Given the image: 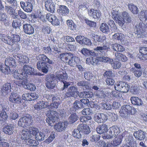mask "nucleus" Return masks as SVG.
I'll return each mask as SVG.
<instances>
[{
	"mask_svg": "<svg viewBox=\"0 0 147 147\" xmlns=\"http://www.w3.org/2000/svg\"><path fill=\"white\" fill-rule=\"evenodd\" d=\"M38 75V76H42V75L40 73H38L37 74L34 71V69L33 68L27 65H25L23 67L21 71L18 70H16L14 72L13 75V77L18 80H22L24 79L27 80V78L28 76L30 75Z\"/></svg>",
	"mask_w": 147,
	"mask_h": 147,
	"instance_id": "obj_1",
	"label": "nucleus"
},
{
	"mask_svg": "<svg viewBox=\"0 0 147 147\" xmlns=\"http://www.w3.org/2000/svg\"><path fill=\"white\" fill-rule=\"evenodd\" d=\"M61 60L64 62L68 63V64L71 66H77L79 70L81 72L84 71V68L80 65H77L76 59L77 58L73 56L72 54L63 53L60 54L59 56Z\"/></svg>",
	"mask_w": 147,
	"mask_h": 147,
	"instance_id": "obj_2",
	"label": "nucleus"
},
{
	"mask_svg": "<svg viewBox=\"0 0 147 147\" xmlns=\"http://www.w3.org/2000/svg\"><path fill=\"white\" fill-rule=\"evenodd\" d=\"M5 65L0 62V70L5 74H8L11 71L10 67H15L16 64L15 60L13 58H6L5 60Z\"/></svg>",
	"mask_w": 147,
	"mask_h": 147,
	"instance_id": "obj_3",
	"label": "nucleus"
},
{
	"mask_svg": "<svg viewBox=\"0 0 147 147\" xmlns=\"http://www.w3.org/2000/svg\"><path fill=\"white\" fill-rule=\"evenodd\" d=\"M0 38L2 41L5 43L12 46L15 43L20 42L21 38L20 35L17 34H13L12 37L7 34H1Z\"/></svg>",
	"mask_w": 147,
	"mask_h": 147,
	"instance_id": "obj_4",
	"label": "nucleus"
},
{
	"mask_svg": "<svg viewBox=\"0 0 147 147\" xmlns=\"http://www.w3.org/2000/svg\"><path fill=\"white\" fill-rule=\"evenodd\" d=\"M136 112V109L134 107L128 105H124L121 107L119 112L121 116L125 117L128 114L134 115Z\"/></svg>",
	"mask_w": 147,
	"mask_h": 147,
	"instance_id": "obj_5",
	"label": "nucleus"
},
{
	"mask_svg": "<svg viewBox=\"0 0 147 147\" xmlns=\"http://www.w3.org/2000/svg\"><path fill=\"white\" fill-rule=\"evenodd\" d=\"M47 115L48 117L46 119V122L49 125L52 126V123H55L59 118L58 113L56 111L53 110H49L48 111Z\"/></svg>",
	"mask_w": 147,
	"mask_h": 147,
	"instance_id": "obj_6",
	"label": "nucleus"
},
{
	"mask_svg": "<svg viewBox=\"0 0 147 147\" xmlns=\"http://www.w3.org/2000/svg\"><path fill=\"white\" fill-rule=\"evenodd\" d=\"M34 3V0H26L25 2L21 1L20 4L21 7L24 11L31 12L32 10L33 5Z\"/></svg>",
	"mask_w": 147,
	"mask_h": 147,
	"instance_id": "obj_7",
	"label": "nucleus"
},
{
	"mask_svg": "<svg viewBox=\"0 0 147 147\" xmlns=\"http://www.w3.org/2000/svg\"><path fill=\"white\" fill-rule=\"evenodd\" d=\"M118 10L114 8L111 11V15L113 18L117 22L119 25L123 26L125 23L124 21L121 17Z\"/></svg>",
	"mask_w": 147,
	"mask_h": 147,
	"instance_id": "obj_8",
	"label": "nucleus"
},
{
	"mask_svg": "<svg viewBox=\"0 0 147 147\" xmlns=\"http://www.w3.org/2000/svg\"><path fill=\"white\" fill-rule=\"evenodd\" d=\"M32 123V117L24 116L20 118L18 121V125L23 127L30 126Z\"/></svg>",
	"mask_w": 147,
	"mask_h": 147,
	"instance_id": "obj_9",
	"label": "nucleus"
},
{
	"mask_svg": "<svg viewBox=\"0 0 147 147\" xmlns=\"http://www.w3.org/2000/svg\"><path fill=\"white\" fill-rule=\"evenodd\" d=\"M145 24L143 22L140 23L136 26V34L138 38H144L146 36V32L144 30Z\"/></svg>",
	"mask_w": 147,
	"mask_h": 147,
	"instance_id": "obj_10",
	"label": "nucleus"
},
{
	"mask_svg": "<svg viewBox=\"0 0 147 147\" xmlns=\"http://www.w3.org/2000/svg\"><path fill=\"white\" fill-rule=\"evenodd\" d=\"M17 85L20 86H23L26 89L30 91L34 90L36 89V86L34 84L28 83L27 80L18 82L16 83Z\"/></svg>",
	"mask_w": 147,
	"mask_h": 147,
	"instance_id": "obj_11",
	"label": "nucleus"
},
{
	"mask_svg": "<svg viewBox=\"0 0 147 147\" xmlns=\"http://www.w3.org/2000/svg\"><path fill=\"white\" fill-rule=\"evenodd\" d=\"M125 141L126 143L123 144L121 147H136V142L134 140L132 135L129 134L127 136Z\"/></svg>",
	"mask_w": 147,
	"mask_h": 147,
	"instance_id": "obj_12",
	"label": "nucleus"
},
{
	"mask_svg": "<svg viewBox=\"0 0 147 147\" xmlns=\"http://www.w3.org/2000/svg\"><path fill=\"white\" fill-rule=\"evenodd\" d=\"M48 63L42 61H38L36 64L37 68L40 71L45 74L49 71L48 64Z\"/></svg>",
	"mask_w": 147,
	"mask_h": 147,
	"instance_id": "obj_13",
	"label": "nucleus"
},
{
	"mask_svg": "<svg viewBox=\"0 0 147 147\" xmlns=\"http://www.w3.org/2000/svg\"><path fill=\"white\" fill-rule=\"evenodd\" d=\"M120 128L116 125H114L109 129V134L110 138L115 137L120 133Z\"/></svg>",
	"mask_w": 147,
	"mask_h": 147,
	"instance_id": "obj_14",
	"label": "nucleus"
},
{
	"mask_svg": "<svg viewBox=\"0 0 147 147\" xmlns=\"http://www.w3.org/2000/svg\"><path fill=\"white\" fill-rule=\"evenodd\" d=\"M9 99V101L12 103L17 104L21 103L22 98L17 93H11Z\"/></svg>",
	"mask_w": 147,
	"mask_h": 147,
	"instance_id": "obj_15",
	"label": "nucleus"
},
{
	"mask_svg": "<svg viewBox=\"0 0 147 147\" xmlns=\"http://www.w3.org/2000/svg\"><path fill=\"white\" fill-rule=\"evenodd\" d=\"M55 77L54 76H50L47 78V82L46 85L47 87L49 89H52L54 88L56 85L54 82Z\"/></svg>",
	"mask_w": 147,
	"mask_h": 147,
	"instance_id": "obj_16",
	"label": "nucleus"
},
{
	"mask_svg": "<svg viewBox=\"0 0 147 147\" xmlns=\"http://www.w3.org/2000/svg\"><path fill=\"white\" fill-rule=\"evenodd\" d=\"M45 7L47 10L51 13L54 12L55 6L52 0H47L45 2Z\"/></svg>",
	"mask_w": 147,
	"mask_h": 147,
	"instance_id": "obj_17",
	"label": "nucleus"
},
{
	"mask_svg": "<svg viewBox=\"0 0 147 147\" xmlns=\"http://www.w3.org/2000/svg\"><path fill=\"white\" fill-rule=\"evenodd\" d=\"M139 51L140 54L138 55V57L140 60H145L147 59V47H140Z\"/></svg>",
	"mask_w": 147,
	"mask_h": 147,
	"instance_id": "obj_18",
	"label": "nucleus"
},
{
	"mask_svg": "<svg viewBox=\"0 0 147 147\" xmlns=\"http://www.w3.org/2000/svg\"><path fill=\"white\" fill-rule=\"evenodd\" d=\"M77 88L74 86L70 87L67 90V92L65 93V98H67L71 96H74L75 93H78Z\"/></svg>",
	"mask_w": 147,
	"mask_h": 147,
	"instance_id": "obj_19",
	"label": "nucleus"
},
{
	"mask_svg": "<svg viewBox=\"0 0 147 147\" xmlns=\"http://www.w3.org/2000/svg\"><path fill=\"white\" fill-rule=\"evenodd\" d=\"M23 28L25 33L27 34H31L34 33V28L30 24L27 23L24 24Z\"/></svg>",
	"mask_w": 147,
	"mask_h": 147,
	"instance_id": "obj_20",
	"label": "nucleus"
},
{
	"mask_svg": "<svg viewBox=\"0 0 147 147\" xmlns=\"http://www.w3.org/2000/svg\"><path fill=\"white\" fill-rule=\"evenodd\" d=\"M78 128L80 132L85 134H88L90 132L89 127L86 124H80L78 125Z\"/></svg>",
	"mask_w": 147,
	"mask_h": 147,
	"instance_id": "obj_21",
	"label": "nucleus"
},
{
	"mask_svg": "<svg viewBox=\"0 0 147 147\" xmlns=\"http://www.w3.org/2000/svg\"><path fill=\"white\" fill-rule=\"evenodd\" d=\"M34 109L38 110H40L43 109L47 108H48V105L47 102H44L42 100L39 101L34 106Z\"/></svg>",
	"mask_w": 147,
	"mask_h": 147,
	"instance_id": "obj_22",
	"label": "nucleus"
},
{
	"mask_svg": "<svg viewBox=\"0 0 147 147\" xmlns=\"http://www.w3.org/2000/svg\"><path fill=\"white\" fill-rule=\"evenodd\" d=\"M67 123L65 122H58L54 125L55 130L61 132L64 130L67 126Z\"/></svg>",
	"mask_w": 147,
	"mask_h": 147,
	"instance_id": "obj_23",
	"label": "nucleus"
},
{
	"mask_svg": "<svg viewBox=\"0 0 147 147\" xmlns=\"http://www.w3.org/2000/svg\"><path fill=\"white\" fill-rule=\"evenodd\" d=\"M57 11L63 16H66L69 13V10L65 6L61 5L59 7V9L57 10Z\"/></svg>",
	"mask_w": 147,
	"mask_h": 147,
	"instance_id": "obj_24",
	"label": "nucleus"
},
{
	"mask_svg": "<svg viewBox=\"0 0 147 147\" xmlns=\"http://www.w3.org/2000/svg\"><path fill=\"white\" fill-rule=\"evenodd\" d=\"M80 120L81 122L85 123L86 125H90L93 123V121L92 120L90 116H83L80 117Z\"/></svg>",
	"mask_w": 147,
	"mask_h": 147,
	"instance_id": "obj_25",
	"label": "nucleus"
},
{
	"mask_svg": "<svg viewBox=\"0 0 147 147\" xmlns=\"http://www.w3.org/2000/svg\"><path fill=\"white\" fill-rule=\"evenodd\" d=\"M96 130L98 134H102L107 132L108 127L106 125L102 124L98 126L96 128Z\"/></svg>",
	"mask_w": 147,
	"mask_h": 147,
	"instance_id": "obj_26",
	"label": "nucleus"
},
{
	"mask_svg": "<svg viewBox=\"0 0 147 147\" xmlns=\"http://www.w3.org/2000/svg\"><path fill=\"white\" fill-rule=\"evenodd\" d=\"M90 16L94 19H98L101 16V13L99 10H95L93 9H90L89 13Z\"/></svg>",
	"mask_w": 147,
	"mask_h": 147,
	"instance_id": "obj_27",
	"label": "nucleus"
},
{
	"mask_svg": "<svg viewBox=\"0 0 147 147\" xmlns=\"http://www.w3.org/2000/svg\"><path fill=\"white\" fill-rule=\"evenodd\" d=\"M13 128L11 124L5 125L3 129V131L6 134L11 135L13 133Z\"/></svg>",
	"mask_w": 147,
	"mask_h": 147,
	"instance_id": "obj_28",
	"label": "nucleus"
},
{
	"mask_svg": "<svg viewBox=\"0 0 147 147\" xmlns=\"http://www.w3.org/2000/svg\"><path fill=\"white\" fill-rule=\"evenodd\" d=\"M134 136L137 139L140 140H143L145 137L144 132L141 130H139L134 133Z\"/></svg>",
	"mask_w": 147,
	"mask_h": 147,
	"instance_id": "obj_29",
	"label": "nucleus"
},
{
	"mask_svg": "<svg viewBox=\"0 0 147 147\" xmlns=\"http://www.w3.org/2000/svg\"><path fill=\"white\" fill-rule=\"evenodd\" d=\"M132 104L134 105L140 106L143 104V102L140 98L138 97L132 96L130 98Z\"/></svg>",
	"mask_w": 147,
	"mask_h": 147,
	"instance_id": "obj_30",
	"label": "nucleus"
},
{
	"mask_svg": "<svg viewBox=\"0 0 147 147\" xmlns=\"http://www.w3.org/2000/svg\"><path fill=\"white\" fill-rule=\"evenodd\" d=\"M86 63L88 65H96L98 63L97 57L95 58L94 57L90 56L87 58L86 60Z\"/></svg>",
	"mask_w": 147,
	"mask_h": 147,
	"instance_id": "obj_31",
	"label": "nucleus"
},
{
	"mask_svg": "<svg viewBox=\"0 0 147 147\" xmlns=\"http://www.w3.org/2000/svg\"><path fill=\"white\" fill-rule=\"evenodd\" d=\"M112 49L114 50L119 52H122L125 51V48L122 45L117 43L112 45Z\"/></svg>",
	"mask_w": 147,
	"mask_h": 147,
	"instance_id": "obj_32",
	"label": "nucleus"
},
{
	"mask_svg": "<svg viewBox=\"0 0 147 147\" xmlns=\"http://www.w3.org/2000/svg\"><path fill=\"white\" fill-rule=\"evenodd\" d=\"M116 59L119 61L125 62L127 60V58L126 56L121 53L117 52L115 53Z\"/></svg>",
	"mask_w": 147,
	"mask_h": 147,
	"instance_id": "obj_33",
	"label": "nucleus"
},
{
	"mask_svg": "<svg viewBox=\"0 0 147 147\" xmlns=\"http://www.w3.org/2000/svg\"><path fill=\"white\" fill-rule=\"evenodd\" d=\"M52 100L54 102L51 103V105H48V108L49 109H57L59 105L58 100L55 97L53 96L52 98Z\"/></svg>",
	"mask_w": 147,
	"mask_h": 147,
	"instance_id": "obj_34",
	"label": "nucleus"
},
{
	"mask_svg": "<svg viewBox=\"0 0 147 147\" xmlns=\"http://www.w3.org/2000/svg\"><path fill=\"white\" fill-rule=\"evenodd\" d=\"M138 17L142 21L144 22L147 21V10H141L139 14Z\"/></svg>",
	"mask_w": 147,
	"mask_h": 147,
	"instance_id": "obj_35",
	"label": "nucleus"
},
{
	"mask_svg": "<svg viewBox=\"0 0 147 147\" xmlns=\"http://www.w3.org/2000/svg\"><path fill=\"white\" fill-rule=\"evenodd\" d=\"M31 136L28 129H25L22 131V134L21 135V138L22 140H27L29 139Z\"/></svg>",
	"mask_w": 147,
	"mask_h": 147,
	"instance_id": "obj_36",
	"label": "nucleus"
},
{
	"mask_svg": "<svg viewBox=\"0 0 147 147\" xmlns=\"http://www.w3.org/2000/svg\"><path fill=\"white\" fill-rule=\"evenodd\" d=\"M129 9L134 14H137L139 12L138 8L137 6L132 3L127 5Z\"/></svg>",
	"mask_w": 147,
	"mask_h": 147,
	"instance_id": "obj_37",
	"label": "nucleus"
},
{
	"mask_svg": "<svg viewBox=\"0 0 147 147\" xmlns=\"http://www.w3.org/2000/svg\"><path fill=\"white\" fill-rule=\"evenodd\" d=\"M114 40H117L121 42L125 38V36L123 34L121 33H116L114 34L112 36Z\"/></svg>",
	"mask_w": 147,
	"mask_h": 147,
	"instance_id": "obj_38",
	"label": "nucleus"
},
{
	"mask_svg": "<svg viewBox=\"0 0 147 147\" xmlns=\"http://www.w3.org/2000/svg\"><path fill=\"white\" fill-rule=\"evenodd\" d=\"M126 131L124 132L121 135H120V138H117L115 137L113 141V144L114 146H116L120 144L121 142L122 139L125 136Z\"/></svg>",
	"mask_w": 147,
	"mask_h": 147,
	"instance_id": "obj_39",
	"label": "nucleus"
},
{
	"mask_svg": "<svg viewBox=\"0 0 147 147\" xmlns=\"http://www.w3.org/2000/svg\"><path fill=\"white\" fill-rule=\"evenodd\" d=\"M37 59L40 60L39 61L45 62L49 64L51 63V62L50 59L46 55L44 54H40L38 56Z\"/></svg>",
	"mask_w": 147,
	"mask_h": 147,
	"instance_id": "obj_40",
	"label": "nucleus"
},
{
	"mask_svg": "<svg viewBox=\"0 0 147 147\" xmlns=\"http://www.w3.org/2000/svg\"><path fill=\"white\" fill-rule=\"evenodd\" d=\"M11 86L10 83H7L4 84L2 87L1 89V92L3 93H5L6 94H7L11 91Z\"/></svg>",
	"mask_w": 147,
	"mask_h": 147,
	"instance_id": "obj_41",
	"label": "nucleus"
},
{
	"mask_svg": "<svg viewBox=\"0 0 147 147\" xmlns=\"http://www.w3.org/2000/svg\"><path fill=\"white\" fill-rule=\"evenodd\" d=\"M81 53L85 56L91 55L93 56H96V54L94 52H92L90 50L86 48H83L81 51Z\"/></svg>",
	"mask_w": 147,
	"mask_h": 147,
	"instance_id": "obj_42",
	"label": "nucleus"
},
{
	"mask_svg": "<svg viewBox=\"0 0 147 147\" xmlns=\"http://www.w3.org/2000/svg\"><path fill=\"white\" fill-rule=\"evenodd\" d=\"M98 63L99 62H101L105 63H109L110 64L111 63L113 62V59L107 57H98Z\"/></svg>",
	"mask_w": 147,
	"mask_h": 147,
	"instance_id": "obj_43",
	"label": "nucleus"
},
{
	"mask_svg": "<svg viewBox=\"0 0 147 147\" xmlns=\"http://www.w3.org/2000/svg\"><path fill=\"white\" fill-rule=\"evenodd\" d=\"M8 118V116L6 112L3 109L0 111V121L3 122L6 121Z\"/></svg>",
	"mask_w": 147,
	"mask_h": 147,
	"instance_id": "obj_44",
	"label": "nucleus"
},
{
	"mask_svg": "<svg viewBox=\"0 0 147 147\" xmlns=\"http://www.w3.org/2000/svg\"><path fill=\"white\" fill-rule=\"evenodd\" d=\"M100 30L103 33L107 34L109 31V29L108 26L105 23H103L101 24L100 27Z\"/></svg>",
	"mask_w": 147,
	"mask_h": 147,
	"instance_id": "obj_45",
	"label": "nucleus"
},
{
	"mask_svg": "<svg viewBox=\"0 0 147 147\" xmlns=\"http://www.w3.org/2000/svg\"><path fill=\"white\" fill-rule=\"evenodd\" d=\"M77 85L78 86L82 87L85 89H88L90 88L89 83L88 82L84 81H80L78 83Z\"/></svg>",
	"mask_w": 147,
	"mask_h": 147,
	"instance_id": "obj_46",
	"label": "nucleus"
},
{
	"mask_svg": "<svg viewBox=\"0 0 147 147\" xmlns=\"http://www.w3.org/2000/svg\"><path fill=\"white\" fill-rule=\"evenodd\" d=\"M95 95L98 98H105L107 96L105 92L101 89L96 91Z\"/></svg>",
	"mask_w": 147,
	"mask_h": 147,
	"instance_id": "obj_47",
	"label": "nucleus"
},
{
	"mask_svg": "<svg viewBox=\"0 0 147 147\" xmlns=\"http://www.w3.org/2000/svg\"><path fill=\"white\" fill-rule=\"evenodd\" d=\"M113 68L115 69L120 68L121 66V63L118 61H114L110 63Z\"/></svg>",
	"mask_w": 147,
	"mask_h": 147,
	"instance_id": "obj_48",
	"label": "nucleus"
},
{
	"mask_svg": "<svg viewBox=\"0 0 147 147\" xmlns=\"http://www.w3.org/2000/svg\"><path fill=\"white\" fill-rule=\"evenodd\" d=\"M123 82L122 81L117 82L115 84L114 88L115 90L117 91L121 92L122 87L123 86Z\"/></svg>",
	"mask_w": 147,
	"mask_h": 147,
	"instance_id": "obj_49",
	"label": "nucleus"
},
{
	"mask_svg": "<svg viewBox=\"0 0 147 147\" xmlns=\"http://www.w3.org/2000/svg\"><path fill=\"white\" fill-rule=\"evenodd\" d=\"M56 78L57 80H59L60 81L62 82L65 81L67 78V76L66 74L63 73L58 75L56 76Z\"/></svg>",
	"mask_w": 147,
	"mask_h": 147,
	"instance_id": "obj_50",
	"label": "nucleus"
},
{
	"mask_svg": "<svg viewBox=\"0 0 147 147\" xmlns=\"http://www.w3.org/2000/svg\"><path fill=\"white\" fill-rule=\"evenodd\" d=\"M66 23L69 28L70 29L73 30L76 29V25L72 20H67Z\"/></svg>",
	"mask_w": 147,
	"mask_h": 147,
	"instance_id": "obj_51",
	"label": "nucleus"
},
{
	"mask_svg": "<svg viewBox=\"0 0 147 147\" xmlns=\"http://www.w3.org/2000/svg\"><path fill=\"white\" fill-rule=\"evenodd\" d=\"M122 15L123 17L122 18L124 21V20H126L127 22L129 23L131 22V18L128 13L126 11H124L122 12Z\"/></svg>",
	"mask_w": 147,
	"mask_h": 147,
	"instance_id": "obj_52",
	"label": "nucleus"
},
{
	"mask_svg": "<svg viewBox=\"0 0 147 147\" xmlns=\"http://www.w3.org/2000/svg\"><path fill=\"white\" fill-rule=\"evenodd\" d=\"M78 117L76 113H73L71 114L69 118V122L71 123L77 121Z\"/></svg>",
	"mask_w": 147,
	"mask_h": 147,
	"instance_id": "obj_53",
	"label": "nucleus"
},
{
	"mask_svg": "<svg viewBox=\"0 0 147 147\" xmlns=\"http://www.w3.org/2000/svg\"><path fill=\"white\" fill-rule=\"evenodd\" d=\"M80 132V130L78 129H74L72 133V136L77 139L81 138L82 136Z\"/></svg>",
	"mask_w": 147,
	"mask_h": 147,
	"instance_id": "obj_54",
	"label": "nucleus"
},
{
	"mask_svg": "<svg viewBox=\"0 0 147 147\" xmlns=\"http://www.w3.org/2000/svg\"><path fill=\"white\" fill-rule=\"evenodd\" d=\"M27 144L30 146H37L39 144L38 141L32 139H28L27 142Z\"/></svg>",
	"mask_w": 147,
	"mask_h": 147,
	"instance_id": "obj_55",
	"label": "nucleus"
},
{
	"mask_svg": "<svg viewBox=\"0 0 147 147\" xmlns=\"http://www.w3.org/2000/svg\"><path fill=\"white\" fill-rule=\"evenodd\" d=\"M111 94L113 97L121 99V98L124 97V96L123 94L118 92L115 91L113 90L112 91Z\"/></svg>",
	"mask_w": 147,
	"mask_h": 147,
	"instance_id": "obj_56",
	"label": "nucleus"
},
{
	"mask_svg": "<svg viewBox=\"0 0 147 147\" xmlns=\"http://www.w3.org/2000/svg\"><path fill=\"white\" fill-rule=\"evenodd\" d=\"M123 86H122L121 88V92L122 93L127 92L129 90V85L127 83L123 82Z\"/></svg>",
	"mask_w": 147,
	"mask_h": 147,
	"instance_id": "obj_57",
	"label": "nucleus"
},
{
	"mask_svg": "<svg viewBox=\"0 0 147 147\" xmlns=\"http://www.w3.org/2000/svg\"><path fill=\"white\" fill-rule=\"evenodd\" d=\"M100 137L99 134H94L90 137V140L91 142H97L100 140Z\"/></svg>",
	"mask_w": 147,
	"mask_h": 147,
	"instance_id": "obj_58",
	"label": "nucleus"
},
{
	"mask_svg": "<svg viewBox=\"0 0 147 147\" xmlns=\"http://www.w3.org/2000/svg\"><path fill=\"white\" fill-rule=\"evenodd\" d=\"M45 136V135L42 132H39L38 134H37L35 138L37 140L41 141L44 140Z\"/></svg>",
	"mask_w": 147,
	"mask_h": 147,
	"instance_id": "obj_59",
	"label": "nucleus"
},
{
	"mask_svg": "<svg viewBox=\"0 0 147 147\" xmlns=\"http://www.w3.org/2000/svg\"><path fill=\"white\" fill-rule=\"evenodd\" d=\"M73 107L75 109H78L79 108H83L84 106L82 105H80V101H75L73 104Z\"/></svg>",
	"mask_w": 147,
	"mask_h": 147,
	"instance_id": "obj_60",
	"label": "nucleus"
},
{
	"mask_svg": "<svg viewBox=\"0 0 147 147\" xmlns=\"http://www.w3.org/2000/svg\"><path fill=\"white\" fill-rule=\"evenodd\" d=\"M29 131L31 135L32 134L35 136L37 134H38V132H39L37 128L33 127H31L30 128Z\"/></svg>",
	"mask_w": 147,
	"mask_h": 147,
	"instance_id": "obj_61",
	"label": "nucleus"
},
{
	"mask_svg": "<svg viewBox=\"0 0 147 147\" xmlns=\"http://www.w3.org/2000/svg\"><path fill=\"white\" fill-rule=\"evenodd\" d=\"M51 31V28L49 25L44 26L42 28V31L45 34H50Z\"/></svg>",
	"mask_w": 147,
	"mask_h": 147,
	"instance_id": "obj_62",
	"label": "nucleus"
},
{
	"mask_svg": "<svg viewBox=\"0 0 147 147\" xmlns=\"http://www.w3.org/2000/svg\"><path fill=\"white\" fill-rule=\"evenodd\" d=\"M84 76L86 80H90L94 76V75L91 72L87 71L84 73Z\"/></svg>",
	"mask_w": 147,
	"mask_h": 147,
	"instance_id": "obj_63",
	"label": "nucleus"
},
{
	"mask_svg": "<svg viewBox=\"0 0 147 147\" xmlns=\"http://www.w3.org/2000/svg\"><path fill=\"white\" fill-rule=\"evenodd\" d=\"M12 26L14 28L19 27L21 25V23L20 20H13L12 23Z\"/></svg>",
	"mask_w": 147,
	"mask_h": 147,
	"instance_id": "obj_64",
	"label": "nucleus"
}]
</instances>
